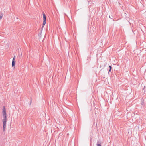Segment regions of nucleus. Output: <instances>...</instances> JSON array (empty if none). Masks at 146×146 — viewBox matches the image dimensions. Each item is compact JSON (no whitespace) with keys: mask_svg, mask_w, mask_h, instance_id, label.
Wrapping results in <instances>:
<instances>
[{"mask_svg":"<svg viewBox=\"0 0 146 146\" xmlns=\"http://www.w3.org/2000/svg\"><path fill=\"white\" fill-rule=\"evenodd\" d=\"M3 116L4 118V119H3L2 121L3 122V129L4 131L6 128L7 122V114L6 112V110L5 106L3 107Z\"/></svg>","mask_w":146,"mask_h":146,"instance_id":"1","label":"nucleus"},{"mask_svg":"<svg viewBox=\"0 0 146 146\" xmlns=\"http://www.w3.org/2000/svg\"><path fill=\"white\" fill-rule=\"evenodd\" d=\"M43 25H44L46 23V17L45 14L44 13H43Z\"/></svg>","mask_w":146,"mask_h":146,"instance_id":"2","label":"nucleus"},{"mask_svg":"<svg viewBox=\"0 0 146 146\" xmlns=\"http://www.w3.org/2000/svg\"><path fill=\"white\" fill-rule=\"evenodd\" d=\"M15 56H14L12 62V67H14L15 65Z\"/></svg>","mask_w":146,"mask_h":146,"instance_id":"3","label":"nucleus"},{"mask_svg":"<svg viewBox=\"0 0 146 146\" xmlns=\"http://www.w3.org/2000/svg\"><path fill=\"white\" fill-rule=\"evenodd\" d=\"M96 145L97 146H101V143L100 141H97Z\"/></svg>","mask_w":146,"mask_h":146,"instance_id":"4","label":"nucleus"},{"mask_svg":"<svg viewBox=\"0 0 146 146\" xmlns=\"http://www.w3.org/2000/svg\"><path fill=\"white\" fill-rule=\"evenodd\" d=\"M109 69L108 70V73L109 74V72H110L111 71V70L112 69V67L111 66H109Z\"/></svg>","mask_w":146,"mask_h":146,"instance_id":"5","label":"nucleus"},{"mask_svg":"<svg viewBox=\"0 0 146 146\" xmlns=\"http://www.w3.org/2000/svg\"><path fill=\"white\" fill-rule=\"evenodd\" d=\"M2 18V16H0V20Z\"/></svg>","mask_w":146,"mask_h":146,"instance_id":"6","label":"nucleus"},{"mask_svg":"<svg viewBox=\"0 0 146 146\" xmlns=\"http://www.w3.org/2000/svg\"><path fill=\"white\" fill-rule=\"evenodd\" d=\"M44 25H43L42 26V29L43 28V27H44Z\"/></svg>","mask_w":146,"mask_h":146,"instance_id":"7","label":"nucleus"},{"mask_svg":"<svg viewBox=\"0 0 146 146\" xmlns=\"http://www.w3.org/2000/svg\"><path fill=\"white\" fill-rule=\"evenodd\" d=\"M109 17H110V18L111 19V17H110V16H109Z\"/></svg>","mask_w":146,"mask_h":146,"instance_id":"8","label":"nucleus"}]
</instances>
